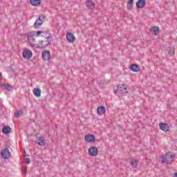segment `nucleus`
Returning <instances> with one entry per match:
<instances>
[{
	"label": "nucleus",
	"mask_w": 177,
	"mask_h": 177,
	"mask_svg": "<svg viewBox=\"0 0 177 177\" xmlns=\"http://www.w3.org/2000/svg\"><path fill=\"white\" fill-rule=\"evenodd\" d=\"M41 34H46L47 36V41L48 43L46 44V45H49L50 44V42H52V35H50L49 32L44 31V30H38L37 32H35V37H41Z\"/></svg>",
	"instance_id": "3"
},
{
	"label": "nucleus",
	"mask_w": 177,
	"mask_h": 177,
	"mask_svg": "<svg viewBox=\"0 0 177 177\" xmlns=\"http://www.w3.org/2000/svg\"><path fill=\"white\" fill-rule=\"evenodd\" d=\"M84 140H86L88 143H93L95 140H96V137L93 134H87L84 137Z\"/></svg>",
	"instance_id": "6"
},
{
	"label": "nucleus",
	"mask_w": 177,
	"mask_h": 177,
	"mask_svg": "<svg viewBox=\"0 0 177 177\" xmlns=\"http://www.w3.org/2000/svg\"><path fill=\"white\" fill-rule=\"evenodd\" d=\"M1 156L3 160H8L12 153L9 151V149L6 147L3 151H1Z\"/></svg>",
	"instance_id": "4"
},
{
	"label": "nucleus",
	"mask_w": 177,
	"mask_h": 177,
	"mask_svg": "<svg viewBox=\"0 0 177 177\" xmlns=\"http://www.w3.org/2000/svg\"><path fill=\"white\" fill-rule=\"evenodd\" d=\"M86 6H87L88 9H90L91 10L95 9V3L92 0H87L86 1Z\"/></svg>",
	"instance_id": "16"
},
{
	"label": "nucleus",
	"mask_w": 177,
	"mask_h": 177,
	"mask_svg": "<svg viewBox=\"0 0 177 177\" xmlns=\"http://www.w3.org/2000/svg\"><path fill=\"white\" fill-rule=\"evenodd\" d=\"M0 88H3L6 91H8V92H12L13 91V87L10 84H0Z\"/></svg>",
	"instance_id": "11"
},
{
	"label": "nucleus",
	"mask_w": 177,
	"mask_h": 177,
	"mask_svg": "<svg viewBox=\"0 0 177 177\" xmlns=\"http://www.w3.org/2000/svg\"><path fill=\"white\" fill-rule=\"evenodd\" d=\"M129 67H139V65L133 64L129 65Z\"/></svg>",
	"instance_id": "28"
},
{
	"label": "nucleus",
	"mask_w": 177,
	"mask_h": 177,
	"mask_svg": "<svg viewBox=\"0 0 177 177\" xmlns=\"http://www.w3.org/2000/svg\"><path fill=\"white\" fill-rule=\"evenodd\" d=\"M11 71L13 73V74H19V72L20 71V69L17 67H12Z\"/></svg>",
	"instance_id": "24"
},
{
	"label": "nucleus",
	"mask_w": 177,
	"mask_h": 177,
	"mask_svg": "<svg viewBox=\"0 0 177 177\" xmlns=\"http://www.w3.org/2000/svg\"><path fill=\"white\" fill-rule=\"evenodd\" d=\"M97 113L99 115H103L106 113V107L104 106H100L97 109Z\"/></svg>",
	"instance_id": "14"
},
{
	"label": "nucleus",
	"mask_w": 177,
	"mask_h": 177,
	"mask_svg": "<svg viewBox=\"0 0 177 177\" xmlns=\"http://www.w3.org/2000/svg\"><path fill=\"white\" fill-rule=\"evenodd\" d=\"M30 46L32 47V48H34V46H35V44L30 42Z\"/></svg>",
	"instance_id": "33"
},
{
	"label": "nucleus",
	"mask_w": 177,
	"mask_h": 177,
	"mask_svg": "<svg viewBox=\"0 0 177 177\" xmlns=\"http://www.w3.org/2000/svg\"><path fill=\"white\" fill-rule=\"evenodd\" d=\"M43 23L44 21H42V19H41V16H39V18L35 21L33 26L35 28H38L39 27H41V26H42Z\"/></svg>",
	"instance_id": "13"
},
{
	"label": "nucleus",
	"mask_w": 177,
	"mask_h": 177,
	"mask_svg": "<svg viewBox=\"0 0 177 177\" xmlns=\"http://www.w3.org/2000/svg\"><path fill=\"white\" fill-rule=\"evenodd\" d=\"M66 39L68 42H75V36H74V34L71 32H68L66 34Z\"/></svg>",
	"instance_id": "9"
},
{
	"label": "nucleus",
	"mask_w": 177,
	"mask_h": 177,
	"mask_svg": "<svg viewBox=\"0 0 177 177\" xmlns=\"http://www.w3.org/2000/svg\"><path fill=\"white\" fill-rule=\"evenodd\" d=\"M41 37H46V40H48V37H49V35H46V34H41Z\"/></svg>",
	"instance_id": "32"
},
{
	"label": "nucleus",
	"mask_w": 177,
	"mask_h": 177,
	"mask_svg": "<svg viewBox=\"0 0 177 177\" xmlns=\"http://www.w3.org/2000/svg\"><path fill=\"white\" fill-rule=\"evenodd\" d=\"M120 93V95H125V93H128V86L125 84H119L118 86L117 91H114V93Z\"/></svg>",
	"instance_id": "2"
},
{
	"label": "nucleus",
	"mask_w": 177,
	"mask_h": 177,
	"mask_svg": "<svg viewBox=\"0 0 177 177\" xmlns=\"http://www.w3.org/2000/svg\"><path fill=\"white\" fill-rule=\"evenodd\" d=\"M34 36H35V31H32L28 33L27 37L29 42H34L35 41Z\"/></svg>",
	"instance_id": "10"
},
{
	"label": "nucleus",
	"mask_w": 177,
	"mask_h": 177,
	"mask_svg": "<svg viewBox=\"0 0 177 177\" xmlns=\"http://www.w3.org/2000/svg\"><path fill=\"white\" fill-rule=\"evenodd\" d=\"M159 127L161 131H164L165 132H167L169 128V126H168L167 123H162V122L159 124Z\"/></svg>",
	"instance_id": "17"
},
{
	"label": "nucleus",
	"mask_w": 177,
	"mask_h": 177,
	"mask_svg": "<svg viewBox=\"0 0 177 177\" xmlns=\"http://www.w3.org/2000/svg\"><path fill=\"white\" fill-rule=\"evenodd\" d=\"M23 56L25 59H31L32 57V52L30 50H26L23 53Z\"/></svg>",
	"instance_id": "12"
},
{
	"label": "nucleus",
	"mask_w": 177,
	"mask_h": 177,
	"mask_svg": "<svg viewBox=\"0 0 177 177\" xmlns=\"http://www.w3.org/2000/svg\"><path fill=\"white\" fill-rule=\"evenodd\" d=\"M175 154H171V151L166 153L164 155L160 156V160L162 164H172L174 162V158H175Z\"/></svg>",
	"instance_id": "1"
},
{
	"label": "nucleus",
	"mask_w": 177,
	"mask_h": 177,
	"mask_svg": "<svg viewBox=\"0 0 177 177\" xmlns=\"http://www.w3.org/2000/svg\"><path fill=\"white\" fill-rule=\"evenodd\" d=\"M136 6L137 9H143L146 6V0H138L136 3Z\"/></svg>",
	"instance_id": "7"
},
{
	"label": "nucleus",
	"mask_w": 177,
	"mask_h": 177,
	"mask_svg": "<svg viewBox=\"0 0 177 177\" xmlns=\"http://www.w3.org/2000/svg\"><path fill=\"white\" fill-rule=\"evenodd\" d=\"M88 154L91 156V157H96L97 154H99V150L97 149V147H91L88 149Z\"/></svg>",
	"instance_id": "5"
},
{
	"label": "nucleus",
	"mask_w": 177,
	"mask_h": 177,
	"mask_svg": "<svg viewBox=\"0 0 177 177\" xmlns=\"http://www.w3.org/2000/svg\"><path fill=\"white\" fill-rule=\"evenodd\" d=\"M129 68L131 71H133V73H138V71H140V67H130Z\"/></svg>",
	"instance_id": "25"
},
{
	"label": "nucleus",
	"mask_w": 177,
	"mask_h": 177,
	"mask_svg": "<svg viewBox=\"0 0 177 177\" xmlns=\"http://www.w3.org/2000/svg\"><path fill=\"white\" fill-rule=\"evenodd\" d=\"M24 156L25 157H29V156L28 155L27 152H26V151H24Z\"/></svg>",
	"instance_id": "34"
},
{
	"label": "nucleus",
	"mask_w": 177,
	"mask_h": 177,
	"mask_svg": "<svg viewBox=\"0 0 177 177\" xmlns=\"http://www.w3.org/2000/svg\"><path fill=\"white\" fill-rule=\"evenodd\" d=\"M30 162H31V160L29 158H27L26 163L28 165V164H30Z\"/></svg>",
	"instance_id": "29"
},
{
	"label": "nucleus",
	"mask_w": 177,
	"mask_h": 177,
	"mask_svg": "<svg viewBox=\"0 0 177 177\" xmlns=\"http://www.w3.org/2000/svg\"><path fill=\"white\" fill-rule=\"evenodd\" d=\"M151 32L152 35H158V32H160V28L158 26H153L151 29Z\"/></svg>",
	"instance_id": "18"
},
{
	"label": "nucleus",
	"mask_w": 177,
	"mask_h": 177,
	"mask_svg": "<svg viewBox=\"0 0 177 177\" xmlns=\"http://www.w3.org/2000/svg\"><path fill=\"white\" fill-rule=\"evenodd\" d=\"M42 59L43 60H50V52L49 50H44L42 52Z\"/></svg>",
	"instance_id": "8"
},
{
	"label": "nucleus",
	"mask_w": 177,
	"mask_h": 177,
	"mask_svg": "<svg viewBox=\"0 0 177 177\" xmlns=\"http://www.w3.org/2000/svg\"><path fill=\"white\" fill-rule=\"evenodd\" d=\"M22 170L24 172H25V174H27V167H22Z\"/></svg>",
	"instance_id": "31"
},
{
	"label": "nucleus",
	"mask_w": 177,
	"mask_h": 177,
	"mask_svg": "<svg viewBox=\"0 0 177 177\" xmlns=\"http://www.w3.org/2000/svg\"><path fill=\"white\" fill-rule=\"evenodd\" d=\"M15 117H16V118H19V117H20V111H17L15 112Z\"/></svg>",
	"instance_id": "27"
},
{
	"label": "nucleus",
	"mask_w": 177,
	"mask_h": 177,
	"mask_svg": "<svg viewBox=\"0 0 177 177\" xmlns=\"http://www.w3.org/2000/svg\"><path fill=\"white\" fill-rule=\"evenodd\" d=\"M30 3L32 6H38L41 5V0H30Z\"/></svg>",
	"instance_id": "21"
},
{
	"label": "nucleus",
	"mask_w": 177,
	"mask_h": 177,
	"mask_svg": "<svg viewBox=\"0 0 177 177\" xmlns=\"http://www.w3.org/2000/svg\"><path fill=\"white\" fill-rule=\"evenodd\" d=\"M173 177H177V172L174 173V175Z\"/></svg>",
	"instance_id": "36"
},
{
	"label": "nucleus",
	"mask_w": 177,
	"mask_h": 177,
	"mask_svg": "<svg viewBox=\"0 0 177 177\" xmlns=\"http://www.w3.org/2000/svg\"><path fill=\"white\" fill-rule=\"evenodd\" d=\"M33 94L37 97H41V88H39L38 87L37 88H35L33 89Z\"/></svg>",
	"instance_id": "20"
},
{
	"label": "nucleus",
	"mask_w": 177,
	"mask_h": 177,
	"mask_svg": "<svg viewBox=\"0 0 177 177\" xmlns=\"http://www.w3.org/2000/svg\"><path fill=\"white\" fill-rule=\"evenodd\" d=\"M35 143L39 145V146H45V139L44 137H39L37 140H35Z\"/></svg>",
	"instance_id": "19"
},
{
	"label": "nucleus",
	"mask_w": 177,
	"mask_h": 177,
	"mask_svg": "<svg viewBox=\"0 0 177 177\" xmlns=\"http://www.w3.org/2000/svg\"><path fill=\"white\" fill-rule=\"evenodd\" d=\"M133 6V0H129L127 2V8L129 10H132V8Z\"/></svg>",
	"instance_id": "22"
},
{
	"label": "nucleus",
	"mask_w": 177,
	"mask_h": 177,
	"mask_svg": "<svg viewBox=\"0 0 177 177\" xmlns=\"http://www.w3.org/2000/svg\"><path fill=\"white\" fill-rule=\"evenodd\" d=\"M46 44H43L44 41L41 40V41H39V45H41V48H45V46H48V45H46V44H48V40H46Z\"/></svg>",
	"instance_id": "26"
},
{
	"label": "nucleus",
	"mask_w": 177,
	"mask_h": 177,
	"mask_svg": "<svg viewBox=\"0 0 177 177\" xmlns=\"http://www.w3.org/2000/svg\"><path fill=\"white\" fill-rule=\"evenodd\" d=\"M174 50H170L169 51V55H170V56H172L174 55Z\"/></svg>",
	"instance_id": "30"
},
{
	"label": "nucleus",
	"mask_w": 177,
	"mask_h": 177,
	"mask_svg": "<svg viewBox=\"0 0 177 177\" xmlns=\"http://www.w3.org/2000/svg\"><path fill=\"white\" fill-rule=\"evenodd\" d=\"M1 131L4 135H9V133H10V132H12V128H10V127H9V126H4L2 128Z\"/></svg>",
	"instance_id": "15"
},
{
	"label": "nucleus",
	"mask_w": 177,
	"mask_h": 177,
	"mask_svg": "<svg viewBox=\"0 0 177 177\" xmlns=\"http://www.w3.org/2000/svg\"><path fill=\"white\" fill-rule=\"evenodd\" d=\"M2 80H3V77H2V73H0V81H2Z\"/></svg>",
	"instance_id": "35"
},
{
	"label": "nucleus",
	"mask_w": 177,
	"mask_h": 177,
	"mask_svg": "<svg viewBox=\"0 0 177 177\" xmlns=\"http://www.w3.org/2000/svg\"><path fill=\"white\" fill-rule=\"evenodd\" d=\"M138 164H139V162L137 160H133L130 161V165H131V167L133 168H137Z\"/></svg>",
	"instance_id": "23"
}]
</instances>
